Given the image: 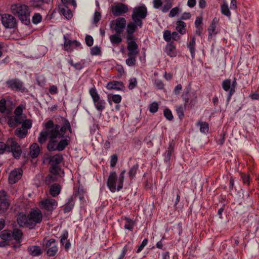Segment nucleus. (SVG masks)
Listing matches in <instances>:
<instances>
[{
  "instance_id": "423d86ee",
  "label": "nucleus",
  "mask_w": 259,
  "mask_h": 259,
  "mask_svg": "<svg viewBox=\"0 0 259 259\" xmlns=\"http://www.w3.org/2000/svg\"><path fill=\"white\" fill-rule=\"evenodd\" d=\"M182 98L184 101L185 108H192L194 107L197 103V96L195 94L191 96L190 94V89L187 88L185 89L184 93L182 95Z\"/></svg>"
},
{
  "instance_id": "a19ab883",
  "label": "nucleus",
  "mask_w": 259,
  "mask_h": 259,
  "mask_svg": "<svg viewBox=\"0 0 259 259\" xmlns=\"http://www.w3.org/2000/svg\"><path fill=\"white\" fill-rule=\"evenodd\" d=\"M138 168L139 164L136 163L130 168L128 171V176L131 179H133L135 177Z\"/></svg>"
},
{
  "instance_id": "de8ad7c7",
  "label": "nucleus",
  "mask_w": 259,
  "mask_h": 259,
  "mask_svg": "<svg viewBox=\"0 0 259 259\" xmlns=\"http://www.w3.org/2000/svg\"><path fill=\"white\" fill-rule=\"evenodd\" d=\"M85 191L82 188H78V191L74 193L75 197H78L79 199L80 200H82L84 199V194Z\"/></svg>"
},
{
  "instance_id": "4468645a",
  "label": "nucleus",
  "mask_w": 259,
  "mask_h": 259,
  "mask_svg": "<svg viewBox=\"0 0 259 259\" xmlns=\"http://www.w3.org/2000/svg\"><path fill=\"white\" fill-rule=\"evenodd\" d=\"M23 170L21 168H15L11 171L9 176V182L11 184L16 183L22 177Z\"/></svg>"
},
{
  "instance_id": "338daca9",
  "label": "nucleus",
  "mask_w": 259,
  "mask_h": 259,
  "mask_svg": "<svg viewBox=\"0 0 259 259\" xmlns=\"http://www.w3.org/2000/svg\"><path fill=\"white\" fill-rule=\"evenodd\" d=\"M179 8L178 7H175L173 9H172L169 14L168 16L170 17H174L176 16V15L179 13Z\"/></svg>"
},
{
  "instance_id": "69168bd1",
  "label": "nucleus",
  "mask_w": 259,
  "mask_h": 259,
  "mask_svg": "<svg viewBox=\"0 0 259 259\" xmlns=\"http://www.w3.org/2000/svg\"><path fill=\"white\" fill-rule=\"evenodd\" d=\"M148 242V239H146V238L144 239L143 240L141 245L139 246V247L137 250V252L139 253L140 252H141V250L144 248V247L147 244Z\"/></svg>"
},
{
  "instance_id": "052dcab7",
  "label": "nucleus",
  "mask_w": 259,
  "mask_h": 259,
  "mask_svg": "<svg viewBox=\"0 0 259 259\" xmlns=\"http://www.w3.org/2000/svg\"><path fill=\"white\" fill-rule=\"evenodd\" d=\"M22 126L23 128H25L26 130L29 129L32 126V122L30 119H26L22 123Z\"/></svg>"
},
{
  "instance_id": "5fc2aeb1",
  "label": "nucleus",
  "mask_w": 259,
  "mask_h": 259,
  "mask_svg": "<svg viewBox=\"0 0 259 259\" xmlns=\"http://www.w3.org/2000/svg\"><path fill=\"white\" fill-rule=\"evenodd\" d=\"M137 85V81L136 78L133 77L131 78L129 80L128 89L130 90H133Z\"/></svg>"
},
{
  "instance_id": "a211bd4d",
  "label": "nucleus",
  "mask_w": 259,
  "mask_h": 259,
  "mask_svg": "<svg viewBox=\"0 0 259 259\" xmlns=\"http://www.w3.org/2000/svg\"><path fill=\"white\" fill-rule=\"evenodd\" d=\"M127 49L128 54L137 56L139 53L138 46L135 40L127 41Z\"/></svg>"
},
{
  "instance_id": "dca6fc26",
  "label": "nucleus",
  "mask_w": 259,
  "mask_h": 259,
  "mask_svg": "<svg viewBox=\"0 0 259 259\" xmlns=\"http://www.w3.org/2000/svg\"><path fill=\"white\" fill-rule=\"evenodd\" d=\"M126 25V21L124 18L118 17L115 20L114 30L117 34H121Z\"/></svg>"
},
{
  "instance_id": "4be33fe9",
  "label": "nucleus",
  "mask_w": 259,
  "mask_h": 259,
  "mask_svg": "<svg viewBox=\"0 0 259 259\" xmlns=\"http://www.w3.org/2000/svg\"><path fill=\"white\" fill-rule=\"evenodd\" d=\"M23 233L18 229H14L12 232V240L14 239L18 244H20L22 241Z\"/></svg>"
},
{
  "instance_id": "79ce46f5",
  "label": "nucleus",
  "mask_w": 259,
  "mask_h": 259,
  "mask_svg": "<svg viewBox=\"0 0 259 259\" xmlns=\"http://www.w3.org/2000/svg\"><path fill=\"white\" fill-rule=\"evenodd\" d=\"M221 12L225 16L230 17L231 13L229 9L228 6L226 3H224L221 6Z\"/></svg>"
},
{
  "instance_id": "cd10ccee",
  "label": "nucleus",
  "mask_w": 259,
  "mask_h": 259,
  "mask_svg": "<svg viewBox=\"0 0 259 259\" xmlns=\"http://www.w3.org/2000/svg\"><path fill=\"white\" fill-rule=\"evenodd\" d=\"M74 205V201L73 200V196H71L68 202L66 203L65 206L64 207L63 210L64 213H67L72 210Z\"/></svg>"
},
{
  "instance_id": "f8f14e48",
  "label": "nucleus",
  "mask_w": 259,
  "mask_h": 259,
  "mask_svg": "<svg viewBox=\"0 0 259 259\" xmlns=\"http://www.w3.org/2000/svg\"><path fill=\"white\" fill-rule=\"evenodd\" d=\"M57 205V201L53 198H50L42 201L40 204V207L41 209L51 212L56 208Z\"/></svg>"
},
{
  "instance_id": "bf43d9fd",
  "label": "nucleus",
  "mask_w": 259,
  "mask_h": 259,
  "mask_svg": "<svg viewBox=\"0 0 259 259\" xmlns=\"http://www.w3.org/2000/svg\"><path fill=\"white\" fill-rule=\"evenodd\" d=\"M85 41L88 47H91L93 45L94 39L92 36L87 35L85 37Z\"/></svg>"
},
{
  "instance_id": "8fccbe9b",
  "label": "nucleus",
  "mask_w": 259,
  "mask_h": 259,
  "mask_svg": "<svg viewBox=\"0 0 259 259\" xmlns=\"http://www.w3.org/2000/svg\"><path fill=\"white\" fill-rule=\"evenodd\" d=\"M215 22L214 21V19H213L208 29V38L211 37L212 34L215 31Z\"/></svg>"
},
{
  "instance_id": "393cba45",
  "label": "nucleus",
  "mask_w": 259,
  "mask_h": 259,
  "mask_svg": "<svg viewBox=\"0 0 259 259\" xmlns=\"http://www.w3.org/2000/svg\"><path fill=\"white\" fill-rule=\"evenodd\" d=\"M60 13L67 19L72 18V14L70 9L66 5H60L59 7Z\"/></svg>"
},
{
  "instance_id": "864d4df0",
  "label": "nucleus",
  "mask_w": 259,
  "mask_h": 259,
  "mask_svg": "<svg viewBox=\"0 0 259 259\" xmlns=\"http://www.w3.org/2000/svg\"><path fill=\"white\" fill-rule=\"evenodd\" d=\"M42 20L41 16L39 13H35L32 17V22L35 24H37L41 22Z\"/></svg>"
},
{
  "instance_id": "bb28decb",
  "label": "nucleus",
  "mask_w": 259,
  "mask_h": 259,
  "mask_svg": "<svg viewBox=\"0 0 259 259\" xmlns=\"http://www.w3.org/2000/svg\"><path fill=\"white\" fill-rule=\"evenodd\" d=\"M63 156L61 154H57L51 157L49 161L50 165H58L63 160Z\"/></svg>"
},
{
  "instance_id": "2f4dec72",
  "label": "nucleus",
  "mask_w": 259,
  "mask_h": 259,
  "mask_svg": "<svg viewBox=\"0 0 259 259\" xmlns=\"http://www.w3.org/2000/svg\"><path fill=\"white\" fill-rule=\"evenodd\" d=\"M120 34L116 33V34L111 35L110 36V40L113 45H118L121 42L122 38Z\"/></svg>"
},
{
  "instance_id": "20e7f679",
  "label": "nucleus",
  "mask_w": 259,
  "mask_h": 259,
  "mask_svg": "<svg viewBox=\"0 0 259 259\" xmlns=\"http://www.w3.org/2000/svg\"><path fill=\"white\" fill-rule=\"evenodd\" d=\"M43 248L49 256H55L58 250L57 241L54 239L43 240Z\"/></svg>"
},
{
  "instance_id": "f257e3e1",
  "label": "nucleus",
  "mask_w": 259,
  "mask_h": 259,
  "mask_svg": "<svg viewBox=\"0 0 259 259\" xmlns=\"http://www.w3.org/2000/svg\"><path fill=\"white\" fill-rule=\"evenodd\" d=\"M46 130L41 131L39 135L38 141L40 144L45 143L49 138L47 149L50 152L55 151H62L68 145L69 140L65 136L66 131L72 133V128L69 121L66 118L62 119L61 126L55 124L53 121L50 120L44 123Z\"/></svg>"
},
{
  "instance_id": "39448f33",
  "label": "nucleus",
  "mask_w": 259,
  "mask_h": 259,
  "mask_svg": "<svg viewBox=\"0 0 259 259\" xmlns=\"http://www.w3.org/2000/svg\"><path fill=\"white\" fill-rule=\"evenodd\" d=\"M6 151L11 152L13 156L17 159L20 158L22 154L20 146L13 139H9L7 141V149Z\"/></svg>"
},
{
  "instance_id": "603ef678",
  "label": "nucleus",
  "mask_w": 259,
  "mask_h": 259,
  "mask_svg": "<svg viewBox=\"0 0 259 259\" xmlns=\"http://www.w3.org/2000/svg\"><path fill=\"white\" fill-rule=\"evenodd\" d=\"M200 130L201 133L206 134L208 132V124L205 122L200 123Z\"/></svg>"
},
{
  "instance_id": "f03ea898",
  "label": "nucleus",
  "mask_w": 259,
  "mask_h": 259,
  "mask_svg": "<svg viewBox=\"0 0 259 259\" xmlns=\"http://www.w3.org/2000/svg\"><path fill=\"white\" fill-rule=\"evenodd\" d=\"M125 172V169L122 170L118 177L115 171L110 172L107 179V186L111 192L114 193L116 190L119 191L123 188Z\"/></svg>"
},
{
  "instance_id": "ea45409f",
  "label": "nucleus",
  "mask_w": 259,
  "mask_h": 259,
  "mask_svg": "<svg viewBox=\"0 0 259 259\" xmlns=\"http://www.w3.org/2000/svg\"><path fill=\"white\" fill-rule=\"evenodd\" d=\"M15 135L19 138L23 139L25 138L27 134V130H22L20 128H17L15 132Z\"/></svg>"
},
{
  "instance_id": "774afa93",
  "label": "nucleus",
  "mask_w": 259,
  "mask_h": 259,
  "mask_svg": "<svg viewBox=\"0 0 259 259\" xmlns=\"http://www.w3.org/2000/svg\"><path fill=\"white\" fill-rule=\"evenodd\" d=\"M7 142L5 143L3 142H0V154H3L7 151Z\"/></svg>"
},
{
  "instance_id": "6ab92c4d",
  "label": "nucleus",
  "mask_w": 259,
  "mask_h": 259,
  "mask_svg": "<svg viewBox=\"0 0 259 259\" xmlns=\"http://www.w3.org/2000/svg\"><path fill=\"white\" fill-rule=\"evenodd\" d=\"M106 88L108 90H122L124 87L122 82L118 81H112L108 82Z\"/></svg>"
},
{
  "instance_id": "6e6d98bb",
  "label": "nucleus",
  "mask_w": 259,
  "mask_h": 259,
  "mask_svg": "<svg viewBox=\"0 0 259 259\" xmlns=\"http://www.w3.org/2000/svg\"><path fill=\"white\" fill-rule=\"evenodd\" d=\"M60 170V168L58 165H51V167L50 168V172L54 175H58L59 173V170Z\"/></svg>"
},
{
  "instance_id": "a18cd8bd",
  "label": "nucleus",
  "mask_w": 259,
  "mask_h": 259,
  "mask_svg": "<svg viewBox=\"0 0 259 259\" xmlns=\"http://www.w3.org/2000/svg\"><path fill=\"white\" fill-rule=\"evenodd\" d=\"M222 88L225 91H229L231 90V80L230 79H225L222 82Z\"/></svg>"
},
{
  "instance_id": "5701e85b",
  "label": "nucleus",
  "mask_w": 259,
  "mask_h": 259,
  "mask_svg": "<svg viewBox=\"0 0 259 259\" xmlns=\"http://www.w3.org/2000/svg\"><path fill=\"white\" fill-rule=\"evenodd\" d=\"M27 251L29 254L33 256H36L41 255L42 253V251L38 246H30L27 248Z\"/></svg>"
},
{
  "instance_id": "f704fd0d",
  "label": "nucleus",
  "mask_w": 259,
  "mask_h": 259,
  "mask_svg": "<svg viewBox=\"0 0 259 259\" xmlns=\"http://www.w3.org/2000/svg\"><path fill=\"white\" fill-rule=\"evenodd\" d=\"M121 101V97L119 95H114L112 96L108 95V101L109 103L111 105L112 101L115 103H119Z\"/></svg>"
},
{
  "instance_id": "c9c22d12",
  "label": "nucleus",
  "mask_w": 259,
  "mask_h": 259,
  "mask_svg": "<svg viewBox=\"0 0 259 259\" xmlns=\"http://www.w3.org/2000/svg\"><path fill=\"white\" fill-rule=\"evenodd\" d=\"M137 25H135L133 22L128 23L127 25L126 32L128 34H133L137 30Z\"/></svg>"
},
{
  "instance_id": "e2e57ef3",
  "label": "nucleus",
  "mask_w": 259,
  "mask_h": 259,
  "mask_svg": "<svg viewBox=\"0 0 259 259\" xmlns=\"http://www.w3.org/2000/svg\"><path fill=\"white\" fill-rule=\"evenodd\" d=\"M117 160H118V157H117V156L116 154H113L111 156L110 163V166L112 167H113L116 165L117 162Z\"/></svg>"
},
{
  "instance_id": "c03bdc74",
  "label": "nucleus",
  "mask_w": 259,
  "mask_h": 259,
  "mask_svg": "<svg viewBox=\"0 0 259 259\" xmlns=\"http://www.w3.org/2000/svg\"><path fill=\"white\" fill-rule=\"evenodd\" d=\"M126 223L124 225V228L130 231H132L134 226V222L129 218H125Z\"/></svg>"
},
{
  "instance_id": "473e14b6",
  "label": "nucleus",
  "mask_w": 259,
  "mask_h": 259,
  "mask_svg": "<svg viewBox=\"0 0 259 259\" xmlns=\"http://www.w3.org/2000/svg\"><path fill=\"white\" fill-rule=\"evenodd\" d=\"M1 238L5 241L12 240V233L10 231L4 230L1 233Z\"/></svg>"
},
{
  "instance_id": "9b49d317",
  "label": "nucleus",
  "mask_w": 259,
  "mask_h": 259,
  "mask_svg": "<svg viewBox=\"0 0 259 259\" xmlns=\"http://www.w3.org/2000/svg\"><path fill=\"white\" fill-rule=\"evenodd\" d=\"M14 105L10 98H3L0 100V112L4 113L10 112Z\"/></svg>"
},
{
  "instance_id": "aec40b11",
  "label": "nucleus",
  "mask_w": 259,
  "mask_h": 259,
  "mask_svg": "<svg viewBox=\"0 0 259 259\" xmlns=\"http://www.w3.org/2000/svg\"><path fill=\"white\" fill-rule=\"evenodd\" d=\"M165 52L166 54L170 57H175L177 56V53L176 48L172 41L167 44L165 46Z\"/></svg>"
},
{
  "instance_id": "b1692460",
  "label": "nucleus",
  "mask_w": 259,
  "mask_h": 259,
  "mask_svg": "<svg viewBox=\"0 0 259 259\" xmlns=\"http://www.w3.org/2000/svg\"><path fill=\"white\" fill-rule=\"evenodd\" d=\"M61 189V186L59 184H53L50 186V194L52 196L55 197L60 193Z\"/></svg>"
},
{
  "instance_id": "0eeeda50",
  "label": "nucleus",
  "mask_w": 259,
  "mask_h": 259,
  "mask_svg": "<svg viewBox=\"0 0 259 259\" xmlns=\"http://www.w3.org/2000/svg\"><path fill=\"white\" fill-rule=\"evenodd\" d=\"M8 88L16 91L24 92L25 88L23 86V83L18 78H13L7 80L6 82Z\"/></svg>"
},
{
  "instance_id": "ddd939ff",
  "label": "nucleus",
  "mask_w": 259,
  "mask_h": 259,
  "mask_svg": "<svg viewBox=\"0 0 259 259\" xmlns=\"http://www.w3.org/2000/svg\"><path fill=\"white\" fill-rule=\"evenodd\" d=\"M147 14V10L145 5L135 7L133 11L132 19H145Z\"/></svg>"
},
{
  "instance_id": "6e6552de",
  "label": "nucleus",
  "mask_w": 259,
  "mask_h": 259,
  "mask_svg": "<svg viewBox=\"0 0 259 259\" xmlns=\"http://www.w3.org/2000/svg\"><path fill=\"white\" fill-rule=\"evenodd\" d=\"M28 217L29 222H32L30 224V228H33L36 224L40 223L41 222L42 217L39 210L35 209L30 212Z\"/></svg>"
},
{
  "instance_id": "0e129e2a",
  "label": "nucleus",
  "mask_w": 259,
  "mask_h": 259,
  "mask_svg": "<svg viewBox=\"0 0 259 259\" xmlns=\"http://www.w3.org/2000/svg\"><path fill=\"white\" fill-rule=\"evenodd\" d=\"M101 18V15L99 12L96 11L94 15L93 22L97 24L100 20Z\"/></svg>"
},
{
  "instance_id": "3c124183",
  "label": "nucleus",
  "mask_w": 259,
  "mask_h": 259,
  "mask_svg": "<svg viewBox=\"0 0 259 259\" xmlns=\"http://www.w3.org/2000/svg\"><path fill=\"white\" fill-rule=\"evenodd\" d=\"M171 1L166 0L165 4L162 7L161 10L163 12L165 13L167 12L171 8Z\"/></svg>"
},
{
  "instance_id": "9d476101",
  "label": "nucleus",
  "mask_w": 259,
  "mask_h": 259,
  "mask_svg": "<svg viewBox=\"0 0 259 259\" xmlns=\"http://www.w3.org/2000/svg\"><path fill=\"white\" fill-rule=\"evenodd\" d=\"M111 11L114 16L118 17L127 12L128 8L127 6L123 3H118L111 7Z\"/></svg>"
},
{
  "instance_id": "f3484780",
  "label": "nucleus",
  "mask_w": 259,
  "mask_h": 259,
  "mask_svg": "<svg viewBox=\"0 0 259 259\" xmlns=\"http://www.w3.org/2000/svg\"><path fill=\"white\" fill-rule=\"evenodd\" d=\"M175 145V142L174 140H172L169 142L167 150L164 154V160L166 163H168L170 161L172 154L174 152V147Z\"/></svg>"
},
{
  "instance_id": "4d7b16f0",
  "label": "nucleus",
  "mask_w": 259,
  "mask_h": 259,
  "mask_svg": "<svg viewBox=\"0 0 259 259\" xmlns=\"http://www.w3.org/2000/svg\"><path fill=\"white\" fill-rule=\"evenodd\" d=\"M158 109V105L157 103L154 102L150 105L149 110L151 113H155Z\"/></svg>"
},
{
  "instance_id": "2eb2a0df",
  "label": "nucleus",
  "mask_w": 259,
  "mask_h": 259,
  "mask_svg": "<svg viewBox=\"0 0 259 259\" xmlns=\"http://www.w3.org/2000/svg\"><path fill=\"white\" fill-rule=\"evenodd\" d=\"M9 207V203L6 198V193L4 191L0 192V213H4Z\"/></svg>"
},
{
  "instance_id": "58836bf2",
  "label": "nucleus",
  "mask_w": 259,
  "mask_h": 259,
  "mask_svg": "<svg viewBox=\"0 0 259 259\" xmlns=\"http://www.w3.org/2000/svg\"><path fill=\"white\" fill-rule=\"evenodd\" d=\"M89 93L93 99V102H96L100 98L99 95L98 94L97 91L95 87L92 88L91 89H90Z\"/></svg>"
},
{
  "instance_id": "a878e982",
  "label": "nucleus",
  "mask_w": 259,
  "mask_h": 259,
  "mask_svg": "<svg viewBox=\"0 0 259 259\" xmlns=\"http://www.w3.org/2000/svg\"><path fill=\"white\" fill-rule=\"evenodd\" d=\"M40 152V149L38 145L36 143H33L30 147V153L32 158H36Z\"/></svg>"
},
{
  "instance_id": "13d9d810",
  "label": "nucleus",
  "mask_w": 259,
  "mask_h": 259,
  "mask_svg": "<svg viewBox=\"0 0 259 259\" xmlns=\"http://www.w3.org/2000/svg\"><path fill=\"white\" fill-rule=\"evenodd\" d=\"M101 52L100 48L98 46H94L91 49V54L92 55H99Z\"/></svg>"
},
{
  "instance_id": "4c0bfd02",
  "label": "nucleus",
  "mask_w": 259,
  "mask_h": 259,
  "mask_svg": "<svg viewBox=\"0 0 259 259\" xmlns=\"http://www.w3.org/2000/svg\"><path fill=\"white\" fill-rule=\"evenodd\" d=\"M236 85H237L236 79L235 78H234V80L233 81L232 83H231V89L228 95L227 99V102H229L232 96L235 93V88Z\"/></svg>"
},
{
  "instance_id": "c756f323",
  "label": "nucleus",
  "mask_w": 259,
  "mask_h": 259,
  "mask_svg": "<svg viewBox=\"0 0 259 259\" xmlns=\"http://www.w3.org/2000/svg\"><path fill=\"white\" fill-rule=\"evenodd\" d=\"M177 30L181 34H184L186 32L185 27L186 24L182 21H178L177 22Z\"/></svg>"
},
{
  "instance_id": "7c9ffc66",
  "label": "nucleus",
  "mask_w": 259,
  "mask_h": 259,
  "mask_svg": "<svg viewBox=\"0 0 259 259\" xmlns=\"http://www.w3.org/2000/svg\"><path fill=\"white\" fill-rule=\"evenodd\" d=\"M195 37L193 36L189 43L188 44V48H189L190 52L191 54L192 57L193 58L195 56Z\"/></svg>"
},
{
  "instance_id": "37998d69",
  "label": "nucleus",
  "mask_w": 259,
  "mask_h": 259,
  "mask_svg": "<svg viewBox=\"0 0 259 259\" xmlns=\"http://www.w3.org/2000/svg\"><path fill=\"white\" fill-rule=\"evenodd\" d=\"M186 108H185V106L183 107L182 106H176V112L177 113V115L179 117V118L180 119H182V118L184 116V109H186Z\"/></svg>"
},
{
  "instance_id": "72a5a7b5",
  "label": "nucleus",
  "mask_w": 259,
  "mask_h": 259,
  "mask_svg": "<svg viewBox=\"0 0 259 259\" xmlns=\"http://www.w3.org/2000/svg\"><path fill=\"white\" fill-rule=\"evenodd\" d=\"M50 0H30V5L34 8L40 7L44 3H48Z\"/></svg>"
},
{
  "instance_id": "e433bc0d",
  "label": "nucleus",
  "mask_w": 259,
  "mask_h": 259,
  "mask_svg": "<svg viewBox=\"0 0 259 259\" xmlns=\"http://www.w3.org/2000/svg\"><path fill=\"white\" fill-rule=\"evenodd\" d=\"M128 58L125 60V62L127 65L128 66H133L135 65L136 60V56L134 55H130L127 54Z\"/></svg>"
},
{
  "instance_id": "7ed1b4c3",
  "label": "nucleus",
  "mask_w": 259,
  "mask_h": 259,
  "mask_svg": "<svg viewBox=\"0 0 259 259\" xmlns=\"http://www.w3.org/2000/svg\"><path fill=\"white\" fill-rule=\"evenodd\" d=\"M11 9L12 13L18 17L23 24L26 25L30 24L31 11L28 6L22 4H13Z\"/></svg>"
},
{
  "instance_id": "09e8293b",
  "label": "nucleus",
  "mask_w": 259,
  "mask_h": 259,
  "mask_svg": "<svg viewBox=\"0 0 259 259\" xmlns=\"http://www.w3.org/2000/svg\"><path fill=\"white\" fill-rule=\"evenodd\" d=\"M163 114L165 117L168 120L171 121L173 119L174 116L170 110L168 108L164 109Z\"/></svg>"
},
{
  "instance_id": "1a4fd4ad",
  "label": "nucleus",
  "mask_w": 259,
  "mask_h": 259,
  "mask_svg": "<svg viewBox=\"0 0 259 259\" xmlns=\"http://www.w3.org/2000/svg\"><path fill=\"white\" fill-rule=\"evenodd\" d=\"M3 25L7 28H13L17 25V21L15 18L10 14H6L1 17Z\"/></svg>"
},
{
  "instance_id": "680f3d73",
  "label": "nucleus",
  "mask_w": 259,
  "mask_h": 259,
  "mask_svg": "<svg viewBox=\"0 0 259 259\" xmlns=\"http://www.w3.org/2000/svg\"><path fill=\"white\" fill-rule=\"evenodd\" d=\"M172 33H171L170 31L169 30H165L163 32V38L167 42H169L170 41L171 39V35Z\"/></svg>"
},
{
  "instance_id": "412c9836",
  "label": "nucleus",
  "mask_w": 259,
  "mask_h": 259,
  "mask_svg": "<svg viewBox=\"0 0 259 259\" xmlns=\"http://www.w3.org/2000/svg\"><path fill=\"white\" fill-rule=\"evenodd\" d=\"M17 223L20 226L23 227L26 225L30 226V222L28 215L24 214H20L17 218Z\"/></svg>"
},
{
  "instance_id": "c85d7f7f",
  "label": "nucleus",
  "mask_w": 259,
  "mask_h": 259,
  "mask_svg": "<svg viewBox=\"0 0 259 259\" xmlns=\"http://www.w3.org/2000/svg\"><path fill=\"white\" fill-rule=\"evenodd\" d=\"M93 102L98 111L101 112L105 108L106 103L104 100L101 99L100 98L96 102L94 101Z\"/></svg>"
},
{
  "instance_id": "49530a36",
  "label": "nucleus",
  "mask_w": 259,
  "mask_h": 259,
  "mask_svg": "<svg viewBox=\"0 0 259 259\" xmlns=\"http://www.w3.org/2000/svg\"><path fill=\"white\" fill-rule=\"evenodd\" d=\"M64 50L65 51H69L70 49V47L72 45H73V40H67L66 37L64 35Z\"/></svg>"
}]
</instances>
